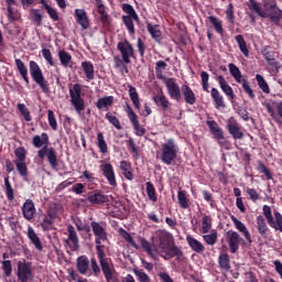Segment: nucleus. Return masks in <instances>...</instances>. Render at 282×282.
<instances>
[{"mask_svg":"<svg viewBox=\"0 0 282 282\" xmlns=\"http://www.w3.org/2000/svg\"><path fill=\"white\" fill-rule=\"evenodd\" d=\"M248 7L249 9L253 10L258 14V17H261V19H268V12L261 9L258 1L249 0Z\"/></svg>","mask_w":282,"mask_h":282,"instance_id":"44","label":"nucleus"},{"mask_svg":"<svg viewBox=\"0 0 282 282\" xmlns=\"http://www.w3.org/2000/svg\"><path fill=\"white\" fill-rule=\"evenodd\" d=\"M218 265L220 270L230 272V256L228 253H220L218 257Z\"/></svg>","mask_w":282,"mask_h":282,"instance_id":"36","label":"nucleus"},{"mask_svg":"<svg viewBox=\"0 0 282 282\" xmlns=\"http://www.w3.org/2000/svg\"><path fill=\"white\" fill-rule=\"evenodd\" d=\"M227 243L231 254H237L239 252V247L241 243H246V240L237 231L229 230L227 232Z\"/></svg>","mask_w":282,"mask_h":282,"instance_id":"12","label":"nucleus"},{"mask_svg":"<svg viewBox=\"0 0 282 282\" xmlns=\"http://www.w3.org/2000/svg\"><path fill=\"white\" fill-rule=\"evenodd\" d=\"M113 63H115L116 69H121V72H124V74H129V67L127 66L128 64L124 63V58L120 56H115Z\"/></svg>","mask_w":282,"mask_h":282,"instance_id":"52","label":"nucleus"},{"mask_svg":"<svg viewBox=\"0 0 282 282\" xmlns=\"http://www.w3.org/2000/svg\"><path fill=\"white\" fill-rule=\"evenodd\" d=\"M67 238L64 239V248H66L67 254H72V252H78L80 250V240L78 239V232H76V228L73 225L67 226Z\"/></svg>","mask_w":282,"mask_h":282,"instance_id":"5","label":"nucleus"},{"mask_svg":"<svg viewBox=\"0 0 282 282\" xmlns=\"http://www.w3.org/2000/svg\"><path fill=\"white\" fill-rule=\"evenodd\" d=\"M22 215L26 221H32L34 219V215H36V206L34 205V200L28 198L22 205Z\"/></svg>","mask_w":282,"mask_h":282,"instance_id":"20","label":"nucleus"},{"mask_svg":"<svg viewBox=\"0 0 282 282\" xmlns=\"http://www.w3.org/2000/svg\"><path fill=\"white\" fill-rule=\"evenodd\" d=\"M120 171H122V175L126 177V180H129L130 182L133 180V172H131V163H129L128 161H121Z\"/></svg>","mask_w":282,"mask_h":282,"instance_id":"41","label":"nucleus"},{"mask_svg":"<svg viewBox=\"0 0 282 282\" xmlns=\"http://www.w3.org/2000/svg\"><path fill=\"white\" fill-rule=\"evenodd\" d=\"M74 224H75L78 232H91V227H89V225L83 223V220H80V218L75 219Z\"/></svg>","mask_w":282,"mask_h":282,"instance_id":"63","label":"nucleus"},{"mask_svg":"<svg viewBox=\"0 0 282 282\" xmlns=\"http://www.w3.org/2000/svg\"><path fill=\"white\" fill-rule=\"evenodd\" d=\"M147 28L152 39L156 41V43H160V39L162 37V31H160L159 26L151 24V22H147Z\"/></svg>","mask_w":282,"mask_h":282,"instance_id":"38","label":"nucleus"},{"mask_svg":"<svg viewBox=\"0 0 282 282\" xmlns=\"http://www.w3.org/2000/svg\"><path fill=\"white\" fill-rule=\"evenodd\" d=\"M87 200L89 202V204L98 206L102 204H108L109 196L105 195L100 189H95L93 192H88Z\"/></svg>","mask_w":282,"mask_h":282,"instance_id":"15","label":"nucleus"},{"mask_svg":"<svg viewBox=\"0 0 282 282\" xmlns=\"http://www.w3.org/2000/svg\"><path fill=\"white\" fill-rule=\"evenodd\" d=\"M231 221H232L235 228H237L239 230V232H242L245 239H247V241L249 243H252V236L250 235L248 227H246V225L243 223H241V220L237 219V217H235V216H231Z\"/></svg>","mask_w":282,"mask_h":282,"instance_id":"24","label":"nucleus"},{"mask_svg":"<svg viewBox=\"0 0 282 282\" xmlns=\"http://www.w3.org/2000/svg\"><path fill=\"white\" fill-rule=\"evenodd\" d=\"M181 91L183 94L184 100L187 105H195L197 102V97L195 96V91H193V88L188 85H183L181 87Z\"/></svg>","mask_w":282,"mask_h":282,"instance_id":"22","label":"nucleus"},{"mask_svg":"<svg viewBox=\"0 0 282 282\" xmlns=\"http://www.w3.org/2000/svg\"><path fill=\"white\" fill-rule=\"evenodd\" d=\"M225 14H226V21L231 25H235V6L232 3H229L227 6Z\"/></svg>","mask_w":282,"mask_h":282,"instance_id":"58","label":"nucleus"},{"mask_svg":"<svg viewBox=\"0 0 282 282\" xmlns=\"http://www.w3.org/2000/svg\"><path fill=\"white\" fill-rule=\"evenodd\" d=\"M14 164L19 175L25 180L28 177V164L25 161H18Z\"/></svg>","mask_w":282,"mask_h":282,"instance_id":"56","label":"nucleus"},{"mask_svg":"<svg viewBox=\"0 0 282 282\" xmlns=\"http://www.w3.org/2000/svg\"><path fill=\"white\" fill-rule=\"evenodd\" d=\"M129 97L130 100L133 104V107L138 109V111H140L141 105H140V95L138 94V89L134 86L129 85Z\"/></svg>","mask_w":282,"mask_h":282,"instance_id":"35","label":"nucleus"},{"mask_svg":"<svg viewBox=\"0 0 282 282\" xmlns=\"http://www.w3.org/2000/svg\"><path fill=\"white\" fill-rule=\"evenodd\" d=\"M58 58L63 67H67L72 63V55L65 50L58 52Z\"/></svg>","mask_w":282,"mask_h":282,"instance_id":"54","label":"nucleus"},{"mask_svg":"<svg viewBox=\"0 0 282 282\" xmlns=\"http://www.w3.org/2000/svg\"><path fill=\"white\" fill-rule=\"evenodd\" d=\"M236 42L238 43V47L240 52H242L243 56L248 58L250 56V51H248V46L246 44V40L243 39V35H236Z\"/></svg>","mask_w":282,"mask_h":282,"instance_id":"49","label":"nucleus"},{"mask_svg":"<svg viewBox=\"0 0 282 282\" xmlns=\"http://www.w3.org/2000/svg\"><path fill=\"white\" fill-rule=\"evenodd\" d=\"M273 23V25H281V19H282V10L279 9V7H275L274 9H271L268 12V18Z\"/></svg>","mask_w":282,"mask_h":282,"instance_id":"31","label":"nucleus"},{"mask_svg":"<svg viewBox=\"0 0 282 282\" xmlns=\"http://www.w3.org/2000/svg\"><path fill=\"white\" fill-rule=\"evenodd\" d=\"M210 97L214 100L216 109H226V100L224 99V95L217 88H212Z\"/></svg>","mask_w":282,"mask_h":282,"instance_id":"26","label":"nucleus"},{"mask_svg":"<svg viewBox=\"0 0 282 282\" xmlns=\"http://www.w3.org/2000/svg\"><path fill=\"white\" fill-rule=\"evenodd\" d=\"M82 68L84 70V74L87 78V80H94L96 78L95 74V69H94V63L91 62H82Z\"/></svg>","mask_w":282,"mask_h":282,"instance_id":"32","label":"nucleus"},{"mask_svg":"<svg viewBox=\"0 0 282 282\" xmlns=\"http://www.w3.org/2000/svg\"><path fill=\"white\" fill-rule=\"evenodd\" d=\"M100 169L108 184L116 188V186H118V181L116 180V171H113V165H111V163H105L100 166Z\"/></svg>","mask_w":282,"mask_h":282,"instance_id":"18","label":"nucleus"},{"mask_svg":"<svg viewBox=\"0 0 282 282\" xmlns=\"http://www.w3.org/2000/svg\"><path fill=\"white\" fill-rule=\"evenodd\" d=\"M227 131L234 138V140H243V133L241 132V126L235 120V118H229L227 121Z\"/></svg>","mask_w":282,"mask_h":282,"instance_id":"19","label":"nucleus"},{"mask_svg":"<svg viewBox=\"0 0 282 282\" xmlns=\"http://www.w3.org/2000/svg\"><path fill=\"white\" fill-rule=\"evenodd\" d=\"M165 87L172 100H176V102L182 100V88H180V84L176 83L174 78H169L165 82Z\"/></svg>","mask_w":282,"mask_h":282,"instance_id":"14","label":"nucleus"},{"mask_svg":"<svg viewBox=\"0 0 282 282\" xmlns=\"http://www.w3.org/2000/svg\"><path fill=\"white\" fill-rule=\"evenodd\" d=\"M111 105H113V96H107V97L99 98L97 100L96 107L99 110L106 109L107 111L109 107H111Z\"/></svg>","mask_w":282,"mask_h":282,"instance_id":"39","label":"nucleus"},{"mask_svg":"<svg viewBox=\"0 0 282 282\" xmlns=\"http://www.w3.org/2000/svg\"><path fill=\"white\" fill-rule=\"evenodd\" d=\"M177 153H180V148L177 147L175 139H167L161 148V162L166 164V166H171V164L177 160Z\"/></svg>","mask_w":282,"mask_h":282,"instance_id":"2","label":"nucleus"},{"mask_svg":"<svg viewBox=\"0 0 282 282\" xmlns=\"http://www.w3.org/2000/svg\"><path fill=\"white\" fill-rule=\"evenodd\" d=\"M203 240L205 243H207V246H215V243H217V231H213L209 235H204Z\"/></svg>","mask_w":282,"mask_h":282,"instance_id":"64","label":"nucleus"},{"mask_svg":"<svg viewBox=\"0 0 282 282\" xmlns=\"http://www.w3.org/2000/svg\"><path fill=\"white\" fill-rule=\"evenodd\" d=\"M159 257H162L165 261H169V259H175L176 261H184V251L177 246H172L166 249L163 253L159 254Z\"/></svg>","mask_w":282,"mask_h":282,"instance_id":"16","label":"nucleus"},{"mask_svg":"<svg viewBox=\"0 0 282 282\" xmlns=\"http://www.w3.org/2000/svg\"><path fill=\"white\" fill-rule=\"evenodd\" d=\"M14 155L17 160L13 162H25V159L28 158V151L23 147H20L14 150Z\"/></svg>","mask_w":282,"mask_h":282,"instance_id":"60","label":"nucleus"},{"mask_svg":"<svg viewBox=\"0 0 282 282\" xmlns=\"http://www.w3.org/2000/svg\"><path fill=\"white\" fill-rule=\"evenodd\" d=\"M208 21L213 25V28L215 29L217 34H220V36H223L224 35V24H223L221 20H219V18H217V17L209 15Z\"/></svg>","mask_w":282,"mask_h":282,"instance_id":"40","label":"nucleus"},{"mask_svg":"<svg viewBox=\"0 0 282 282\" xmlns=\"http://www.w3.org/2000/svg\"><path fill=\"white\" fill-rule=\"evenodd\" d=\"M187 246L193 250V252H197L198 254L204 252L206 250V247H204V243H202L199 240H197L195 237L187 235L186 236Z\"/></svg>","mask_w":282,"mask_h":282,"instance_id":"27","label":"nucleus"},{"mask_svg":"<svg viewBox=\"0 0 282 282\" xmlns=\"http://www.w3.org/2000/svg\"><path fill=\"white\" fill-rule=\"evenodd\" d=\"M97 4V10L100 15V21L104 23V25H107L109 23V14L107 13V10L105 9V4L102 3V0H95Z\"/></svg>","mask_w":282,"mask_h":282,"instance_id":"37","label":"nucleus"},{"mask_svg":"<svg viewBox=\"0 0 282 282\" xmlns=\"http://www.w3.org/2000/svg\"><path fill=\"white\" fill-rule=\"evenodd\" d=\"M169 67V64L164 61H158L155 63V74L159 80H164V70Z\"/></svg>","mask_w":282,"mask_h":282,"instance_id":"46","label":"nucleus"},{"mask_svg":"<svg viewBox=\"0 0 282 282\" xmlns=\"http://www.w3.org/2000/svg\"><path fill=\"white\" fill-rule=\"evenodd\" d=\"M76 263L79 274H87L89 270V258L87 256H79L76 259Z\"/></svg>","mask_w":282,"mask_h":282,"instance_id":"29","label":"nucleus"},{"mask_svg":"<svg viewBox=\"0 0 282 282\" xmlns=\"http://www.w3.org/2000/svg\"><path fill=\"white\" fill-rule=\"evenodd\" d=\"M171 239L173 237L169 231L159 230L153 239V248L156 254L161 256L171 248Z\"/></svg>","mask_w":282,"mask_h":282,"instance_id":"4","label":"nucleus"},{"mask_svg":"<svg viewBox=\"0 0 282 282\" xmlns=\"http://www.w3.org/2000/svg\"><path fill=\"white\" fill-rule=\"evenodd\" d=\"M134 131L135 135H138L139 138H142V135H144L147 133V129L142 128L140 126V121L138 120V115L135 113V111H133V108H131V105H129V102H126V109H124Z\"/></svg>","mask_w":282,"mask_h":282,"instance_id":"10","label":"nucleus"},{"mask_svg":"<svg viewBox=\"0 0 282 282\" xmlns=\"http://www.w3.org/2000/svg\"><path fill=\"white\" fill-rule=\"evenodd\" d=\"M145 191L150 202H153V204H155V202H158V193L155 192V186L153 185V183L147 182Z\"/></svg>","mask_w":282,"mask_h":282,"instance_id":"47","label":"nucleus"},{"mask_svg":"<svg viewBox=\"0 0 282 282\" xmlns=\"http://www.w3.org/2000/svg\"><path fill=\"white\" fill-rule=\"evenodd\" d=\"M4 188L8 202H14V188H12V183H10V177H4Z\"/></svg>","mask_w":282,"mask_h":282,"instance_id":"51","label":"nucleus"},{"mask_svg":"<svg viewBox=\"0 0 282 282\" xmlns=\"http://www.w3.org/2000/svg\"><path fill=\"white\" fill-rule=\"evenodd\" d=\"M83 86L80 84H74L73 88L69 89L70 105L77 113L85 111V99L82 97Z\"/></svg>","mask_w":282,"mask_h":282,"instance_id":"6","label":"nucleus"},{"mask_svg":"<svg viewBox=\"0 0 282 282\" xmlns=\"http://www.w3.org/2000/svg\"><path fill=\"white\" fill-rule=\"evenodd\" d=\"M91 228H93V232L95 235V243L96 246V251L98 252V248L100 250H105V246H102V241H107V230L104 229V227L101 225H99V223L97 221H93L90 224Z\"/></svg>","mask_w":282,"mask_h":282,"instance_id":"11","label":"nucleus"},{"mask_svg":"<svg viewBox=\"0 0 282 282\" xmlns=\"http://www.w3.org/2000/svg\"><path fill=\"white\" fill-rule=\"evenodd\" d=\"M122 23L126 25L129 34H135V25L133 24V18L131 17H121Z\"/></svg>","mask_w":282,"mask_h":282,"instance_id":"57","label":"nucleus"},{"mask_svg":"<svg viewBox=\"0 0 282 282\" xmlns=\"http://www.w3.org/2000/svg\"><path fill=\"white\" fill-rule=\"evenodd\" d=\"M56 219V214L52 212H47V215L43 218L41 223V227L44 232L52 230V226H54V220Z\"/></svg>","mask_w":282,"mask_h":282,"instance_id":"30","label":"nucleus"},{"mask_svg":"<svg viewBox=\"0 0 282 282\" xmlns=\"http://www.w3.org/2000/svg\"><path fill=\"white\" fill-rule=\"evenodd\" d=\"M256 227L262 237H268V232H270V228H268V223H265V218L261 215L256 218Z\"/></svg>","mask_w":282,"mask_h":282,"instance_id":"28","label":"nucleus"},{"mask_svg":"<svg viewBox=\"0 0 282 282\" xmlns=\"http://www.w3.org/2000/svg\"><path fill=\"white\" fill-rule=\"evenodd\" d=\"M200 79H202L203 91H206V94H210L209 84H208V80H210V75L207 72L203 70L200 73Z\"/></svg>","mask_w":282,"mask_h":282,"instance_id":"59","label":"nucleus"},{"mask_svg":"<svg viewBox=\"0 0 282 282\" xmlns=\"http://www.w3.org/2000/svg\"><path fill=\"white\" fill-rule=\"evenodd\" d=\"M117 50L121 54V58L126 64H131V58H135V50L133 45L128 40L118 42Z\"/></svg>","mask_w":282,"mask_h":282,"instance_id":"9","label":"nucleus"},{"mask_svg":"<svg viewBox=\"0 0 282 282\" xmlns=\"http://www.w3.org/2000/svg\"><path fill=\"white\" fill-rule=\"evenodd\" d=\"M206 124H207L210 133L214 135L215 140H217V141L224 140V129H221V127H219L217 121H215V120L207 121Z\"/></svg>","mask_w":282,"mask_h":282,"instance_id":"25","label":"nucleus"},{"mask_svg":"<svg viewBox=\"0 0 282 282\" xmlns=\"http://www.w3.org/2000/svg\"><path fill=\"white\" fill-rule=\"evenodd\" d=\"M153 100L156 107H160V109H163V111H166V109H169V105H171V101H169V99L163 93L155 95L153 97Z\"/></svg>","mask_w":282,"mask_h":282,"instance_id":"33","label":"nucleus"},{"mask_svg":"<svg viewBox=\"0 0 282 282\" xmlns=\"http://www.w3.org/2000/svg\"><path fill=\"white\" fill-rule=\"evenodd\" d=\"M29 72L31 74L32 80L42 89L43 94H50V83L45 79L43 75V69L39 66V63L34 61L29 62Z\"/></svg>","mask_w":282,"mask_h":282,"instance_id":"3","label":"nucleus"},{"mask_svg":"<svg viewBox=\"0 0 282 282\" xmlns=\"http://www.w3.org/2000/svg\"><path fill=\"white\" fill-rule=\"evenodd\" d=\"M15 66L18 68L19 74L22 76L24 83H26V85H30V77H28V66H25V63H23L21 58H17Z\"/></svg>","mask_w":282,"mask_h":282,"instance_id":"34","label":"nucleus"},{"mask_svg":"<svg viewBox=\"0 0 282 282\" xmlns=\"http://www.w3.org/2000/svg\"><path fill=\"white\" fill-rule=\"evenodd\" d=\"M106 118L108 119V122L112 124V127H116L118 131H122V124H120V119L118 117L111 115V112L106 113Z\"/></svg>","mask_w":282,"mask_h":282,"instance_id":"62","label":"nucleus"},{"mask_svg":"<svg viewBox=\"0 0 282 282\" xmlns=\"http://www.w3.org/2000/svg\"><path fill=\"white\" fill-rule=\"evenodd\" d=\"M75 19L82 30H89V17H87V11H85V9H76Z\"/></svg>","mask_w":282,"mask_h":282,"instance_id":"21","label":"nucleus"},{"mask_svg":"<svg viewBox=\"0 0 282 282\" xmlns=\"http://www.w3.org/2000/svg\"><path fill=\"white\" fill-rule=\"evenodd\" d=\"M97 257L99 259V264L106 281H113V265L109 264V261H107V258H105V250H100V247H98Z\"/></svg>","mask_w":282,"mask_h":282,"instance_id":"8","label":"nucleus"},{"mask_svg":"<svg viewBox=\"0 0 282 282\" xmlns=\"http://www.w3.org/2000/svg\"><path fill=\"white\" fill-rule=\"evenodd\" d=\"M17 276L20 282H29L34 279V275L32 274V264L30 262L19 261Z\"/></svg>","mask_w":282,"mask_h":282,"instance_id":"13","label":"nucleus"},{"mask_svg":"<svg viewBox=\"0 0 282 282\" xmlns=\"http://www.w3.org/2000/svg\"><path fill=\"white\" fill-rule=\"evenodd\" d=\"M18 110L24 118L25 122H32V115L30 113V109H28L25 104H18Z\"/></svg>","mask_w":282,"mask_h":282,"instance_id":"55","label":"nucleus"},{"mask_svg":"<svg viewBox=\"0 0 282 282\" xmlns=\"http://www.w3.org/2000/svg\"><path fill=\"white\" fill-rule=\"evenodd\" d=\"M26 237L30 239L31 243L36 250H39L40 252L43 251V242H41V238L39 237V235H36V231H34V228H32V226L28 227Z\"/></svg>","mask_w":282,"mask_h":282,"instance_id":"23","label":"nucleus"},{"mask_svg":"<svg viewBox=\"0 0 282 282\" xmlns=\"http://www.w3.org/2000/svg\"><path fill=\"white\" fill-rule=\"evenodd\" d=\"M262 214L265 217L270 228H273V230H278L279 232H282V215H281V213L275 210L274 217H273L272 208L268 205H263Z\"/></svg>","mask_w":282,"mask_h":282,"instance_id":"7","label":"nucleus"},{"mask_svg":"<svg viewBox=\"0 0 282 282\" xmlns=\"http://www.w3.org/2000/svg\"><path fill=\"white\" fill-rule=\"evenodd\" d=\"M141 247L143 248V250H145V252L152 257V259H155L158 252H155V248H153V245L151 246V242H149V240H147L145 238H141Z\"/></svg>","mask_w":282,"mask_h":282,"instance_id":"48","label":"nucleus"},{"mask_svg":"<svg viewBox=\"0 0 282 282\" xmlns=\"http://www.w3.org/2000/svg\"><path fill=\"white\" fill-rule=\"evenodd\" d=\"M177 200H178V205L184 209L186 210V208L189 207V204H188V198L186 197V192L185 191H182L180 189L177 192Z\"/></svg>","mask_w":282,"mask_h":282,"instance_id":"53","label":"nucleus"},{"mask_svg":"<svg viewBox=\"0 0 282 282\" xmlns=\"http://www.w3.org/2000/svg\"><path fill=\"white\" fill-rule=\"evenodd\" d=\"M256 80H257L258 87H260L263 94H270V86L268 85V82L265 80V77H263V75L257 74Z\"/></svg>","mask_w":282,"mask_h":282,"instance_id":"50","label":"nucleus"},{"mask_svg":"<svg viewBox=\"0 0 282 282\" xmlns=\"http://www.w3.org/2000/svg\"><path fill=\"white\" fill-rule=\"evenodd\" d=\"M229 67V74L232 76V78L236 80V83L241 84L243 83V76L241 75V70L239 69V67H237V65L230 63L228 65Z\"/></svg>","mask_w":282,"mask_h":282,"instance_id":"42","label":"nucleus"},{"mask_svg":"<svg viewBox=\"0 0 282 282\" xmlns=\"http://www.w3.org/2000/svg\"><path fill=\"white\" fill-rule=\"evenodd\" d=\"M240 85H242L243 91L251 100H254V98H257V95H254V90H252V88L250 87V83L248 82V79H242V83H240Z\"/></svg>","mask_w":282,"mask_h":282,"instance_id":"61","label":"nucleus"},{"mask_svg":"<svg viewBox=\"0 0 282 282\" xmlns=\"http://www.w3.org/2000/svg\"><path fill=\"white\" fill-rule=\"evenodd\" d=\"M210 228H213V217L204 215L202 218L200 232H203V235H208Z\"/></svg>","mask_w":282,"mask_h":282,"instance_id":"43","label":"nucleus"},{"mask_svg":"<svg viewBox=\"0 0 282 282\" xmlns=\"http://www.w3.org/2000/svg\"><path fill=\"white\" fill-rule=\"evenodd\" d=\"M216 80L221 89V91L225 94V96H227L229 102H235V90L232 89V86L228 84V82L226 80V77H224L223 75H219L216 77Z\"/></svg>","mask_w":282,"mask_h":282,"instance_id":"17","label":"nucleus"},{"mask_svg":"<svg viewBox=\"0 0 282 282\" xmlns=\"http://www.w3.org/2000/svg\"><path fill=\"white\" fill-rule=\"evenodd\" d=\"M97 147L104 155L109 153V147L107 145V141H105V134L102 132L97 133Z\"/></svg>","mask_w":282,"mask_h":282,"instance_id":"45","label":"nucleus"},{"mask_svg":"<svg viewBox=\"0 0 282 282\" xmlns=\"http://www.w3.org/2000/svg\"><path fill=\"white\" fill-rule=\"evenodd\" d=\"M32 144L35 149H40L37 151V158L40 160H45L46 158L51 169H53V171H58V155L56 154V150L53 147H50V135H47V132H43L42 138L41 135H34Z\"/></svg>","mask_w":282,"mask_h":282,"instance_id":"1","label":"nucleus"}]
</instances>
